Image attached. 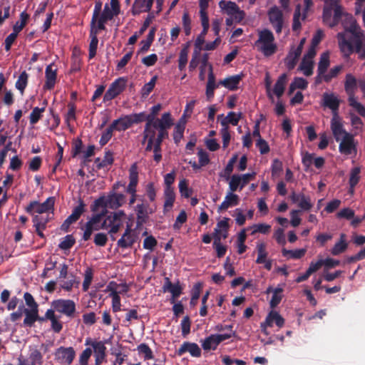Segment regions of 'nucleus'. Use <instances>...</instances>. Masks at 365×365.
<instances>
[{
	"label": "nucleus",
	"mask_w": 365,
	"mask_h": 365,
	"mask_svg": "<svg viewBox=\"0 0 365 365\" xmlns=\"http://www.w3.org/2000/svg\"><path fill=\"white\" fill-rule=\"evenodd\" d=\"M160 109V104L155 105L151 108V113L147 117L143 140V144L145 145V151H153V160L156 163H159L162 159V142L168 138V130L174 124L169 112L163 113L160 118L155 117Z\"/></svg>",
	"instance_id": "nucleus-1"
},
{
	"label": "nucleus",
	"mask_w": 365,
	"mask_h": 365,
	"mask_svg": "<svg viewBox=\"0 0 365 365\" xmlns=\"http://www.w3.org/2000/svg\"><path fill=\"white\" fill-rule=\"evenodd\" d=\"M336 38L344 57L349 58L356 53L359 59H365V33L356 21L352 22L344 31L338 33Z\"/></svg>",
	"instance_id": "nucleus-2"
},
{
	"label": "nucleus",
	"mask_w": 365,
	"mask_h": 365,
	"mask_svg": "<svg viewBox=\"0 0 365 365\" xmlns=\"http://www.w3.org/2000/svg\"><path fill=\"white\" fill-rule=\"evenodd\" d=\"M53 197H48L42 203L36 200L30 202L25 208V210L27 213L33 216V222H34L36 217L38 220L43 219L45 222H48L53 210Z\"/></svg>",
	"instance_id": "nucleus-3"
},
{
	"label": "nucleus",
	"mask_w": 365,
	"mask_h": 365,
	"mask_svg": "<svg viewBox=\"0 0 365 365\" xmlns=\"http://www.w3.org/2000/svg\"><path fill=\"white\" fill-rule=\"evenodd\" d=\"M125 202V197L123 194L113 193L107 197H101L95 200L92 206L93 212H98L101 210L105 214L107 213V208L117 209Z\"/></svg>",
	"instance_id": "nucleus-4"
},
{
	"label": "nucleus",
	"mask_w": 365,
	"mask_h": 365,
	"mask_svg": "<svg viewBox=\"0 0 365 365\" xmlns=\"http://www.w3.org/2000/svg\"><path fill=\"white\" fill-rule=\"evenodd\" d=\"M126 220V215L123 211L111 212L103 220V230L115 240L113 235L118 233Z\"/></svg>",
	"instance_id": "nucleus-5"
},
{
	"label": "nucleus",
	"mask_w": 365,
	"mask_h": 365,
	"mask_svg": "<svg viewBox=\"0 0 365 365\" xmlns=\"http://www.w3.org/2000/svg\"><path fill=\"white\" fill-rule=\"evenodd\" d=\"M51 310L73 318L76 313V303L71 299H58L51 302Z\"/></svg>",
	"instance_id": "nucleus-6"
},
{
	"label": "nucleus",
	"mask_w": 365,
	"mask_h": 365,
	"mask_svg": "<svg viewBox=\"0 0 365 365\" xmlns=\"http://www.w3.org/2000/svg\"><path fill=\"white\" fill-rule=\"evenodd\" d=\"M96 212V213L93 215L84 226L83 239L85 241L91 238L94 231H98L101 229L103 230L102 217L106 215V214L101 210Z\"/></svg>",
	"instance_id": "nucleus-7"
},
{
	"label": "nucleus",
	"mask_w": 365,
	"mask_h": 365,
	"mask_svg": "<svg viewBox=\"0 0 365 365\" xmlns=\"http://www.w3.org/2000/svg\"><path fill=\"white\" fill-rule=\"evenodd\" d=\"M120 6L118 0H110V4L105 5L103 13L98 21V29H104L105 23L113 19V16L118 14Z\"/></svg>",
	"instance_id": "nucleus-8"
},
{
	"label": "nucleus",
	"mask_w": 365,
	"mask_h": 365,
	"mask_svg": "<svg viewBox=\"0 0 365 365\" xmlns=\"http://www.w3.org/2000/svg\"><path fill=\"white\" fill-rule=\"evenodd\" d=\"M127 81L125 78L120 77L113 82L103 96V101H109L120 94L125 89Z\"/></svg>",
	"instance_id": "nucleus-9"
},
{
	"label": "nucleus",
	"mask_w": 365,
	"mask_h": 365,
	"mask_svg": "<svg viewBox=\"0 0 365 365\" xmlns=\"http://www.w3.org/2000/svg\"><path fill=\"white\" fill-rule=\"evenodd\" d=\"M268 17L276 33L280 34L284 24L282 11L277 6H274L268 11Z\"/></svg>",
	"instance_id": "nucleus-10"
},
{
	"label": "nucleus",
	"mask_w": 365,
	"mask_h": 365,
	"mask_svg": "<svg viewBox=\"0 0 365 365\" xmlns=\"http://www.w3.org/2000/svg\"><path fill=\"white\" fill-rule=\"evenodd\" d=\"M42 354L35 346H29V357L25 359L22 356L18 358V365H42Z\"/></svg>",
	"instance_id": "nucleus-11"
},
{
	"label": "nucleus",
	"mask_w": 365,
	"mask_h": 365,
	"mask_svg": "<svg viewBox=\"0 0 365 365\" xmlns=\"http://www.w3.org/2000/svg\"><path fill=\"white\" fill-rule=\"evenodd\" d=\"M76 356L73 347L61 346L55 351L56 359L61 364L69 365L72 363Z\"/></svg>",
	"instance_id": "nucleus-12"
},
{
	"label": "nucleus",
	"mask_w": 365,
	"mask_h": 365,
	"mask_svg": "<svg viewBox=\"0 0 365 365\" xmlns=\"http://www.w3.org/2000/svg\"><path fill=\"white\" fill-rule=\"evenodd\" d=\"M132 225L127 222L126 229L121 238L118 241V245L123 248H127L133 245L136 240V233L131 228Z\"/></svg>",
	"instance_id": "nucleus-13"
},
{
	"label": "nucleus",
	"mask_w": 365,
	"mask_h": 365,
	"mask_svg": "<svg viewBox=\"0 0 365 365\" xmlns=\"http://www.w3.org/2000/svg\"><path fill=\"white\" fill-rule=\"evenodd\" d=\"M339 148L340 153L346 155H351L353 152L356 153V149L354 143V136L349 133H346Z\"/></svg>",
	"instance_id": "nucleus-14"
},
{
	"label": "nucleus",
	"mask_w": 365,
	"mask_h": 365,
	"mask_svg": "<svg viewBox=\"0 0 365 365\" xmlns=\"http://www.w3.org/2000/svg\"><path fill=\"white\" fill-rule=\"evenodd\" d=\"M137 122V115H130L114 120L111 125L115 130H125Z\"/></svg>",
	"instance_id": "nucleus-15"
},
{
	"label": "nucleus",
	"mask_w": 365,
	"mask_h": 365,
	"mask_svg": "<svg viewBox=\"0 0 365 365\" xmlns=\"http://www.w3.org/2000/svg\"><path fill=\"white\" fill-rule=\"evenodd\" d=\"M186 352H189L193 357H200L201 356L200 348L194 342H183L180 347L176 351V354L180 356Z\"/></svg>",
	"instance_id": "nucleus-16"
},
{
	"label": "nucleus",
	"mask_w": 365,
	"mask_h": 365,
	"mask_svg": "<svg viewBox=\"0 0 365 365\" xmlns=\"http://www.w3.org/2000/svg\"><path fill=\"white\" fill-rule=\"evenodd\" d=\"M274 323L281 328L284 324V319L279 312L272 310L266 317L265 321L261 324V327L262 329H265L267 327H272Z\"/></svg>",
	"instance_id": "nucleus-17"
},
{
	"label": "nucleus",
	"mask_w": 365,
	"mask_h": 365,
	"mask_svg": "<svg viewBox=\"0 0 365 365\" xmlns=\"http://www.w3.org/2000/svg\"><path fill=\"white\" fill-rule=\"evenodd\" d=\"M339 105L340 101L334 93L323 94V106L331 110L333 116L338 115Z\"/></svg>",
	"instance_id": "nucleus-18"
},
{
	"label": "nucleus",
	"mask_w": 365,
	"mask_h": 365,
	"mask_svg": "<svg viewBox=\"0 0 365 365\" xmlns=\"http://www.w3.org/2000/svg\"><path fill=\"white\" fill-rule=\"evenodd\" d=\"M46 82L44 84V88L51 90L54 87L57 76V69L55 68L53 63L49 64L46 66Z\"/></svg>",
	"instance_id": "nucleus-19"
},
{
	"label": "nucleus",
	"mask_w": 365,
	"mask_h": 365,
	"mask_svg": "<svg viewBox=\"0 0 365 365\" xmlns=\"http://www.w3.org/2000/svg\"><path fill=\"white\" fill-rule=\"evenodd\" d=\"M219 6L222 10H225L228 15L239 14L240 16V19L244 17V11H241L236 3L233 1L222 0L219 2Z\"/></svg>",
	"instance_id": "nucleus-20"
},
{
	"label": "nucleus",
	"mask_w": 365,
	"mask_h": 365,
	"mask_svg": "<svg viewBox=\"0 0 365 365\" xmlns=\"http://www.w3.org/2000/svg\"><path fill=\"white\" fill-rule=\"evenodd\" d=\"M135 170V163H134L130 170V183L127 188V192L131 195L130 204H133L135 202V192L137 189V173Z\"/></svg>",
	"instance_id": "nucleus-21"
},
{
	"label": "nucleus",
	"mask_w": 365,
	"mask_h": 365,
	"mask_svg": "<svg viewBox=\"0 0 365 365\" xmlns=\"http://www.w3.org/2000/svg\"><path fill=\"white\" fill-rule=\"evenodd\" d=\"M242 78V75H234L220 81L219 84L229 89L230 91H235L238 88Z\"/></svg>",
	"instance_id": "nucleus-22"
},
{
	"label": "nucleus",
	"mask_w": 365,
	"mask_h": 365,
	"mask_svg": "<svg viewBox=\"0 0 365 365\" xmlns=\"http://www.w3.org/2000/svg\"><path fill=\"white\" fill-rule=\"evenodd\" d=\"M163 290L164 292H169L171 293L173 298L172 302H173L174 300L179 297L182 294V287L179 283L178 282L177 284H173L168 277L165 278Z\"/></svg>",
	"instance_id": "nucleus-23"
},
{
	"label": "nucleus",
	"mask_w": 365,
	"mask_h": 365,
	"mask_svg": "<svg viewBox=\"0 0 365 365\" xmlns=\"http://www.w3.org/2000/svg\"><path fill=\"white\" fill-rule=\"evenodd\" d=\"M220 232L221 231L219 229L215 228L213 232V248L216 250L217 257L219 258L222 257L227 252V247L221 244L220 236Z\"/></svg>",
	"instance_id": "nucleus-24"
},
{
	"label": "nucleus",
	"mask_w": 365,
	"mask_h": 365,
	"mask_svg": "<svg viewBox=\"0 0 365 365\" xmlns=\"http://www.w3.org/2000/svg\"><path fill=\"white\" fill-rule=\"evenodd\" d=\"M239 201L240 199L238 195L230 191L226 195L225 200L218 207V212L225 210L230 207L237 205L239 204Z\"/></svg>",
	"instance_id": "nucleus-25"
},
{
	"label": "nucleus",
	"mask_w": 365,
	"mask_h": 365,
	"mask_svg": "<svg viewBox=\"0 0 365 365\" xmlns=\"http://www.w3.org/2000/svg\"><path fill=\"white\" fill-rule=\"evenodd\" d=\"M217 87V86L215 84V77L212 72V66L210 65L206 86V97L207 101H210L213 98L215 94L214 91Z\"/></svg>",
	"instance_id": "nucleus-26"
},
{
	"label": "nucleus",
	"mask_w": 365,
	"mask_h": 365,
	"mask_svg": "<svg viewBox=\"0 0 365 365\" xmlns=\"http://www.w3.org/2000/svg\"><path fill=\"white\" fill-rule=\"evenodd\" d=\"M357 81L351 73H347L345 77L344 89L349 98L355 97V89L357 86Z\"/></svg>",
	"instance_id": "nucleus-27"
},
{
	"label": "nucleus",
	"mask_w": 365,
	"mask_h": 365,
	"mask_svg": "<svg viewBox=\"0 0 365 365\" xmlns=\"http://www.w3.org/2000/svg\"><path fill=\"white\" fill-rule=\"evenodd\" d=\"M287 82V75L282 73L277 78L273 88V93L278 98H281L284 94L285 86Z\"/></svg>",
	"instance_id": "nucleus-28"
},
{
	"label": "nucleus",
	"mask_w": 365,
	"mask_h": 365,
	"mask_svg": "<svg viewBox=\"0 0 365 365\" xmlns=\"http://www.w3.org/2000/svg\"><path fill=\"white\" fill-rule=\"evenodd\" d=\"M165 202L163 205V212L166 213L173 206L175 200V193L174 188H165L164 189Z\"/></svg>",
	"instance_id": "nucleus-29"
},
{
	"label": "nucleus",
	"mask_w": 365,
	"mask_h": 365,
	"mask_svg": "<svg viewBox=\"0 0 365 365\" xmlns=\"http://www.w3.org/2000/svg\"><path fill=\"white\" fill-rule=\"evenodd\" d=\"M301 53L291 48L286 58H284V63L287 68L291 71L296 66L298 59L300 57Z\"/></svg>",
	"instance_id": "nucleus-30"
},
{
	"label": "nucleus",
	"mask_w": 365,
	"mask_h": 365,
	"mask_svg": "<svg viewBox=\"0 0 365 365\" xmlns=\"http://www.w3.org/2000/svg\"><path fill=\"white\" fill-rule=\"evenodd\" d=\"M339 116H333L331 120V128L333 133V135L336 139V141L339 140V137L341 135H345V133H346L343 129V125L340 123V121L338 120Z\"/></svg>",
	"instance_id": "nucleus-31"
},
{
	"label": "nucleus",
	"mask_w": 365,
	"mask_h": 365,
	"mask_svg": "<svg viewBox=\"0 0 365 365\" xmlns=\"http://www.w3.org/2000/svg\"><path fill=\"white\" fill-rule=\"evenodd\" d=\"M83 212L84 204L81 202L77 207L74 208L71 215H69L68 217L65 220L63 226H64L65 225L69 226L71 224L78 220L81 215L83 213Z\"/></svg>",
	"instance_id": "nucleus-32"
},
{
	"label": "nucleus",
	"mask_w": 365,
	"mask_h": 365,
	"mask_svg": "<svg viewBox=\"0 0 365 365\" xmlns=\"http://www.w3.org/2000/svg\"><path fill=\"white\" fill-rule=\"evenodd\" d=\"M45 319L51 321V328L56 332L58 333L63 328L62 324L59 322L53 311L48 309L45 314Z\"/></svg>",
	"instance_id": "nucleus-33"
},
{
	"label": "nucleus",
	"mask_w": 365,
	"mask_h": 365,
	"mask_svg": "<svg viewBox=\"0 0 365 365\" xmlns=\"http://www.w3.org/2000/svg\"><path fill=\"white\" fill-rule=\"evenodd\" d=\"M347 247L348 244L346 242V235L341 233L340 235L339 241L332 247L331 253L334 256L339 255L341 253H343L347 249Z\"/></svg>",
	"instance_id": "nucleus-34"
},
{
	"label": "nucleus",
	"mask_w": 365,
	"mask_h": 365,
	"mask_svg": "<svg viewBox=\"0 0 365 365\" xmlns=\"http://www.w3.org/2000/svg\"><path fill=\"white\" fill-rule=\"evenodd\" d=\"M154 212V209L150 207L148 205L141 203L138 204V230L141 225V222L144 221L142 220L143 217H147L149 214H151Z\"/></svg>",
	"instance_id": "nucleus-35"
},
{
	"label": "nucleus",
	"mask_w": 365,
	"mask_h": 365,
	"mask_svg": "<svg viewBox=\"0 0 365 365\" xmlns=\"http://www.w3.org/2000/svg\"><path fill=\"white\" fill-rule=\"evenodd\" d=\"M329 55L328 53H323L321 55L319 62L318 63L317 73L319 75H323L326 73L328 67L329 66Z\"/></svg>",
	"instance_id": "nucleus-36"
},
{
	"label": "nucleus",
	"mask_w": 365,
	"mask_h": 365,
	"mask_svg": "<svg viewBox=\"0 0 365 365\" xmlns=\"http://www.w3.org/2000/svg\"><path fill=\"white\" fill-rule=\"evenodd\" d=\"M185 128V122L180 120L175 126L173 131V140L175 143L178 144L183 137Z\"/></svg>",
	"instance_id": "nucleus-37"
},
{
	"label": "nucleus",
	"mask_w": 365,
	"mask_h": 365,
	"mask_svg": "<svg viewBox=\"0 0 365 365\" xmlns=\"http://www.w3.org/2000/svg\"><path fill=\"white\" fill-rule=\"evenodd\" d=\"M86 344H91L92 346L95 356H106V347L103 341H91V340H86Z\"/></svg>",
	"instance_id": "nucleus-38"
},
{
	"label": "nucleus",
	"mask_w": 365,
	"mask_h": 365,
	"mask_svg": "<svg viewBox=\"0 0 365 365\" xmlns=\"http://www.w3.org/2000/svg\"><path fill=\"white\" fill-rule=\"evenodd\" d=\"M218 345L219 344L217 341L215 334H211L210 336L206 337L202 344V349L205 351L210 349L215 350Z\"/></svg>",
	"instance_id": "nucleus-39"
},
{
	"label": "nucleus",
	"mask_w": 365,
	"mask_h": 365,
	"mask_svg": "<svg viewBox=\"0 0 365 365\" xmlns=\"http://www.w3.org/2000/svg\"><path fill=\"white\" fill-rule=\"evenodd\" d=\"M91 42L89 45V58H93L96 54L98 40L96 36V31L91 29Z\"/></svg>",
	"instance_id": "nucleus-40"
},
{
	"label": "nucleus",
	"mask_w": 365,
	"mask_h": 365,
	"mask_svg": "<svg viewBox=\"0 0 365 365\" xmlns=\"http://www.w3.org/2000/svg\"><path fill=\"white\" fill-rule=\"evenodd\" d=\"M306 253L305 249H299L294 250H289L285 248L282 250V254L284 257L289 256L292 259H300L302 258Z\"/></svg>",
	"instance_id": "nucleus-41"
},
{
	"label": "nucleus",
	"mask_w": 365,
	"mask_h": 365,
	"mask_svg": "<svg viewBox=\"0 0 365 365\" xmlns=\"http://www.w3.org/2000/svg\"><path fill=\"white\" fill-rule=\"evenodd\" d=\"M299 68L303 71L306 76H310L313 73L312 60H307L305 58H303Z\"/></svg>",
	"instance_id": "nucleus-42"
},
{
	"label": "nucleus",
	"mask_w": 365,
	"mask_h": 365,
	"mask_svg": "<svg viewBox=\"0 0 365 365\" xmlns=\"http://www.w3.org/2000/svg\"><path fill=\"white\" fill-rule=\"evenodd\" d=\"M283 289L282 287H277L273 290V294L269 302L270 307L275 308L281 302L282 299Z\"/></svg>",
	"instance_id": "nucleus-43"
},
{
	"label": "nucleus",
	"mask_w": 365,
	"mask_h": 365,
	"mask_svg": "<svg viewBox=\"0 0 365 365\" xmlns=\"http://www.w3.org/2000/svg\"><path fill=\"white\" fill-rule=\"evenodd\" d=\"M209 29H202L201 33L197 36L195 42V54H200L201 50H202V45L205 43V36L207 34Z\"/></svg>",
	"instance_id": "nucleus-44"
},
{
	"label": "nucleus",
	"mask_w": 365,
	"mask_h": 365,
	"mask_svg": "<svg viewBox=\"0 0 365 365\" xmlns=\"http://www.w3.org/2000/svg\"><path fill=\"white\" fill-rule=\"evenodd\" d=\"M361 169L359 167H355L351 169L349 177V186L351 189H354L356 185L358 184L360 180V174Z\"/></svg>",
	"instance_id": "nucleus-45"
},
{
	"label": "nucleus",
	"mask_w": 365,
	"mask_h": 365,
	"mask_svg": "<svg viewBox=\"0 0 365 365\" xmlns=\"http://www.w3.org/2000/svg\"><path fill=\"white\" fill-rule=\"evenodd\" d=\"M24 310L26 314L24 323L28 326L33 325V324L37 320L38 310H31L27 309H24Z\"/></svg>",
	"instance_id": "nucleus-46"
},
{
	"label": "nucleus",
	"mask_w": 365,
	"mask_h": 365,
	"mask_svg": "<svg viewBox=\"0 0 365 365\" xmlns=\"http://www.w3.org/2000/svg\"><path fill=\"white\" fill-rule=\"evenodd\" d=\"M257 258L256 259L257 264H262L267 259V252L266 251V245L264 243H258L257 245Z\"/></svg>",
	"instance_id": "nucleus-47"
},
{
	"label": "nucleus",
	"mask_w": 365,
	"mask_h": 365,
	"mask_svg": "<svg viewBox=\"0 0 365 365\" xmlns=\"http://www.w3.org/2000/svg\"><path fill=\"white\" fill-rule=\"evenodd\" d=\"M272 41H274V37L272 31L268 29H264L259 32V38L256 43H271Z\"/></svg>",
	"instance_id": "nucleus-48"
},
{
	"label": "nucleus",
	"mask_w": 365,
	"mask_h": 365,
	"mask_svg": "<svg viewBox=\"0 0 365 365\" xmlns=\"http://www.w3.org/2000/svg\"><path fill=\"white\" fill-rule=\"evenodd\" d=\"M262 44L260 51L265 56H270L277 51V45L274 41L271 43H260Z\"/></svg>",
	"instance_id": "nucleus-49"
},
{
	"label": "nucleus",
	"mask_w": 365,
	"mask_h": 365,
	"mask_svg": "<svg viewBox=\"0 0 365 365\" xmlns=\"http://www.w3.org/2000/svg\"><path fill=\"white\" fill-rule=\"evenodd\" d=\"M29 15L25 11L21 12L20 14V21H17L13 26V31L19 34L26 26Z\"/></svg>",
	"instance_id": "nucleus-50"
},
{
	"label": "nucleus",
	"mask_w": 365,
	"mask_h": 365,
	"mask_svg": "<svg viewBox=\"0 0 365 365\" xmlns=\"http://www.w3.org/2000/svg\"><path fill=\"white\" fill-rule=\"evenodd\" d=\"M29 76L26 71H23L17 81L16 82V88L21 93H24V91L27 86Z\"/></svg>",
	"instance_id": "nucleus-51"
},
{
	"label": "nucleus",
	"mask_w": 365,
	"mask_h": 365,
	"mask_svg": "<svg viewBox=\"0 0 365 365\" xmlns=\"http://www.w3.org/2000/svg\"><path fill=\"white\" fill-rule=\"evenodd\" d=\"M45 111V107L38 108L35 107L29 116L30 123L32 125L36 124L42 117L43 113Z\"/></svg>",
	"instance_id": "nucleus-52"
},
{
	"label": "nucleus",
	"mask_w": 365,
	"mask_h": 365,
	"mask_svg": "<svg viewBox=\"0 0 365 365\" xmlns=\"http://www.w3.org/2000/svg\"><path fill=\"white\" fill-rule=\"evenodd\" d=\"M157 79L158 76H154L148 83H145L143 86V87L141 89L142 97L145 98L151 93V91L153 90L155 87Z\"/></svg>",
	"instance_id": "nucleus-53"
},
{
	"label": "nucleus",
	"mask_w": 365,
	"mask_h": 365,
	"mask_svg": "<svg viewBox=\"0 0 365 365\" xmlns=\"http://www.w3.org/2000/svg\"><path fill=\"white\" fill-rule=\"evenodd\" d=\"M113 161V158L112 154L108 152L106 153L103 159L101 160V158H97L96 159L95 163L96 166L98 168H101L111 165Z\"/></svg>",
	"instance_id": "nucleus-54"
},
{
	"label": "nucleus",
	"mask_w": 365,
	"mask_h": 365,
	"mask_svg": "<svg viewBox=\"0 0 365 365\" xmlns=\"http://www.w3.org/2000/svg\"><path fill=\"white\" fill-rule=\"evenodd\" d=\"M178 187L179 191L182 197L189 198L191 196L192 190L188 187L187 180L185 179L180 181Z\"/></svg>",
	"instance_id": "nucleus-55"
},
{
	"label": "nucleus",
	"mask_w": 365,
	"mask_h": 365,
	"mask_svg": "<svg viewBox=\"0 0 365 365\" xmlns=\"http://www.w3.org/2000/svg\"><path fill=\"white\" fill-rule=\"evenodd\" d=\"M108 289L110 291V292L118 295L119 294L126 292L128 291V287L125 284H118L112 282L108 284Z\"/></svg>",
	"instance_id": "nucleus-56"
},
{
	"label": "nucleus",
	"mask_w": 365,
	"mask_h": 365,
	"mask_svg": "<svg viewBox=\"0 0 365 365\" xmlns=\"http://www.w3.org/2000/svg\"><path fill=\"white\" fill-rule=\"evenodd\" d=\"M349 106L354 108L356 112L362 117H365V107L356 101L355 97L348 98Z\"/></svg>",
	"instance_id": "nucleus-57"
},
{
	"label": "nucleus",
	"mask_w": 365,
	"mask_h": 365,
	"mask_svg": "<svg viewBox=\"0 0 365 365\" xmlns=\"http://www.w3.org/2000/svg\"><path fill=\"white\" fill-rule=\"evenodd\" d=\"M134 53V48L132 47L124 56L117 63V70L123 69L125 65L130 61Z\"/></svg>",
	"instance_id": "nucleus-58"
},
{
	"label": "nucleus",
	"mask_w": 365,
	"mask_h": 365,
	"mask_svg": "<svg viewBox=\"0 0 365 365\" xmlns=\"http://www.w3.org/2000/svg\"><path fill=\"white\" fill-rule=\"evenodd\" d=\"M342 66L338 65L330 69L327 74L323 76L324 81L327 83L331 81V80L338 76L340 71L342 70Z\"/></svg>",
	"instance_id": "nucleus-59"
},
{
	"label": "nucleus",
	"mask_w": 365,
	"mask_h": 365,
	"mask_svg": "<svg viewBox=\"0 0 365 365\" xmlns=\"http://www.w3.org/2000/svg\"><path fill=\"white\" fill-rule=\"evenodd\" d=\"M138 354H142L145 360L153 358V351L145 344L143 343L138 345Z\"/></svg>",
	"instance_id": "nucleus-60"
},
{
	"label": "nucleus",
	"mask_w": 365,
	"mask_h": 365,
	"mask_svg": "<svg viewBox=\"0 0 365 365\" xmlns=\"http://www.w3.org/2000/svg\"><path fill=\"white\" fill-rule=\"evenodd\" d=\"M79 281L73 276H72L68 280L63 282L61 284V287L66 291H71L73 287H78Z\"/></svg>",
	"instance_id": "nucleus-61"
},
{
	"label": "nucleus",
	"mask_w": 365,
	"mask_h": 365,
	"mask_svg": "<svg viewBox=\"0 0 365 365\" xmlns=\"http://www.w3.org/2000/svg\"><path fill=\"white\" fill-rule=\"evenodd\" d=\"M187 217L186 212L184 210H181L173 225V229L175 230H179L181 228L182 225L187 221Z\"/></svg>",
	"instance_id": "nucleus-62"
},
{
	"label": "nucleus",
	"mask_w": 365,
	"mask_h": 365,
	"mask_svg": "<svg viewBox=\"0 0 365 365\" xmlns=\"http://www.w3.org/2000/svg\"><path fill=\"white\" fill-rule=\"evenodd\" d=\"M182 335L186 337L190 332L191 321L188 316H185L181 321Z\"/></svg>",
	"instance_id": "nucleus-63"
},
{
	"label": "nucleus",
	"mask_w": 365,
	"mask_h": 365,
	"mask_svg": "<svg viewBox=\"0 0 365 365\" xmlns=\"http://www.w3.org/2000/svg\"><path fill=\"white\" fill-rule=\"evenodd\" d=\"M336 217L339 219L351 220L354 217V211L349 207H346L337 212Z\"/></svg>",
	"instance_id": "nucleus-64"
}]
</instances>
